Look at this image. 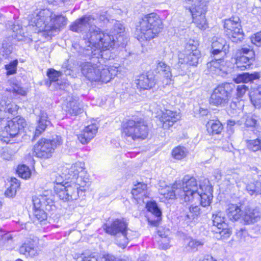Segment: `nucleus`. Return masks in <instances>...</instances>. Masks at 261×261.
Segmentation results:
<instances>
[{
	"mask_svg": "<svg viewBox=\"0 0 261 261\" xmlns=\"http://www.w3.org/2000/svg\"><path fill=\"white\" fill-rule=\"evenodd\" d=\"M57 174L59 177L55 180V191L59 198L64 202L77 200L90 186L89 175L82 162L64 166Z\"/></svg>",
	"mask_w": 261,
	"mask_h": 261,
	"instance_id": "nucleus-1",
	"label": "nucleus"
},
{
	"mask_svg": "<svg viewBox=\"0 0 261 261\" xmlns=\"http://www.w3.org/2000/svg\"><path fill=\"white\" fill-rule=\"evenodd\" d=\"M80 52L87 57L84 54L83 50ZM87 57H91L90 60L82 62L80 67L82 74L89 81L107 83L117 74L119 71L118 66L101 64L99 62L100 56L91 54Z\"/></svg>",
	"mask_w": 261,
	"mask_h": 261,
	"instance_id": "nucleus-2",
	"label": "nucleus"
},
{
	"mask_svg": "<svg viewBox=\"0 0 261 261\" xmlns=\"http://www.w3.org/2000/svg\"><path fill=\"white\" fill-rule=\"evenodd\" d=\"M83 53L85 56H100L103 58L102 50H109L115 44V38L112 34L101 31L97 27H91L89 32L83 34Z\"/></svg>",
	"mask_w": 261,
	"mask_h": 261,
	"instance_id": "nucleus-3",
	"label": "nucleus"
},
{
	"mask_svg": "<svg viewBox=\"0 0 261 261\" xmlns=\"http://www.w3.org/2000/svg\"><path fill=\"white\" fill-rule=\"evenodd\" d=\"M229 51V45L224 39L216 36L212 38L211 56L214 60L207 64L211 73L223 76L230 70V62L224 60Z\"/></svg>",
	"mask_w": 261,
	"mask_h": 261,
	"instance_id": "nucleus-4",
	"label": "nucleus"
},
{
	"mask_svg": "<svg viewBox=\"0 0 261 261\" xmlns=\"http://www.w3.org/2000/svg\"><path fill=\"white\" fill-rule=\"evenodd\" d=\"M162 28V21L158 15L154 13L146 15L136 29V38L141 42L150 40L158 35Z\"/></svg>",
	"mask_w": 261,
	"mask_h": 261,
	"instance_id": "nucleus-5",
	"label": "nucleus"
},
{
	"mask_svg": "<svg viewBox=\"0 0 261 261\" xmlns=\"http://www.w3.org/2000/svg\"><path fill=\"white\" fill-rule=\"evenodd\" d=\"M175 187L179 189V198L184 202L191 201L196 203V201H199V184H198L194 177L186 175L182 180L175 182Z\"/></svg>",
	"mask_w": 261,
	"mask_h": 261,
	"instance_id": "nucleus-6",
	"label": "nucleus"
},
{
	"mask_svg": "<svg viewBox=\"0 0 261 261\" xmlns=\"http://www.w3.org/2000/svg\"><path fill=\"white\" fill-rule=\"evenodd\" d=\"M52 12L48 9L36 10L29 16V27H32L35 33L42 32L43 35L51 37L50 22Z\"/></svg>",
	"mask_w": 261,
	"mask_h": 261,
	"instance_id": "nucleus-7",
	"label": "nucleus"
},
{
	"mask_svg": "<svg viewBox=\"0 0 261 261\" xmlns=\"http://www.w3.org/2000/svg\"><path fill=\"white\" fill-rule=\"evenodd\" d=\"M235 89L233 83H225L218 86L214 90L210 98L211 104L223 107L231 99Z\"/></svg>",
	"mask_w": 261,
	"mask_h": 261,
	"instance_id": "nucleus-8",
	"label": "nucleus"
},
{
	"mask_svg": "<svg viewBox=\"0 0 261 261\" xmlns=\"http://www.w3.org/2000/svg\"><path fill=\"white\" fill-rule=\"evenodd\" d=\"M148 133V127L142 120H129L123 126L122 135L133 140L145 139Z\"/></svg>",
	"mask_w": 261,
	"mask_h": 261,
	"instance_id": "nucleus-9",
	"label": "nucleus"
},
{
	"mask_svg": "<svg viewBox=\"0 0 261 261\" xmlns=\"http://www.w3.org/2000/svg\"><path fill=\"white\" fill-rule=\"evenodd\" d=\"M192 1L193 4L189 7V9L193 18V22L197 27L201 30H204L208 27L205 19L206 5L210 0H185Z\"/></svg>",
	"mask_w": 261,
	"mask_h": 261,
	"instance_id": "nucleus-10",
	"label": "nucleus"
},
{
	"mask_svg": "<svg viewBox=\"0 0 261 261\" xmlns=\"http://www.w3.org/2000/svg\"><path fill=\"white\" fill-rule=\"evenodd\" d=\"M26 122L24 118L16 117L8 121L7 125L0 132V140L6 143H13L12 139L17 137L21 129L24 127Z\"/></svg>",
	"mask_w": 261,
	"mask_h": 261,
	"instance_id": "nucleus-11",
	"label": "nucleus"
},
{
	"mask_svg": "<svg viewBox=\"0 0 261 261\" xmlns=\"http://www.w3.org/2000/svg\"><path fill=\"white\" fill-rule=\"evenodd\" d=\"M197 43L193 40H190L187 43L186 49L183 52H179L177 68H184L187 65L196 66L200 57V52L197 49Z\"/></svg>",
	"mask_w": 261,
	"mask_h": 261,
	"instance_id": "nucleus-12",
	"label": "nucleus"
},
{
	"mask_svg": "<svg viewBox=\"0 0 261 261\" xmlns=\"http://www.w3.org/2000/svg\"><path fill=\"white\" fill-rule=\"evenodd\" d=\"M62 142L61 137L58 136L51 140L42 138L34 145L33 154L39 158H49L52 156L55 149Z\"/></svg>",
	"mask_w": 261,
	"mask_h": 261,
	"instance_id": "nucleus-13",
	"label": "nucleus"
},
{
	"mask_svg": "<svg viewBox=\"0 0 261 261\" xmlns=\"http://www.w3.org/2000/svg\"><path fill=\"white\" fill-rule=\"evenodd\" d=\"M223 27L226 35L232 42H238L244 39V34L238 17H232L225 19Z\"/></svg>",
	"mask_w": 261,
	"mask_h": 261,
	"instance_id": "nucleus-14",
	"label": "nucleus"
},
{
	"mask_svg": "<svg viewBox=\"0 0 261 261\" xmlns=\"http://www.w3.org/2000/svg\"><path fill=\"white\" fill-rule=\"evenodd\" d=\"M255 54L250 47H244L237 50L234 55L237 67L241 70L248 69L254 60Z\"/></svg>",
	"mask_w": 261,
	"mask_h": 261,
	"instance_id": "nucleus-15",
	"label": "nucleus"
},
{
	"mask_svg": "<svg viewBox=\"0 0 261 261\" xmlns=\"http://www.w3.org/2000/svg\"><path fill=\"white\" fill-rule=\"evenodd\" d=\"M199 204L202 207L209 206L213 199V187L207 178H202L199 180Z\"/></svg>",
	"mask_w": 261,
	"mask_h": 261,
	"instance_id": "nucleus-16",
	"label": "nucleus"
},
{
	"mask_svg": "<svg viewBox=\"0 0 261 261\" xmlns=\"http://www.w3.org/2000/svg\"><path fill=\"white\" fill-rule=\"evenodd\" d=\"M212 220L213 225L217 227L221 239L228 238L231 234V231L228 228L224 213L222 211H217L213 214Z\"/></svg>",
	"mask_w": 261,
	"mask_h": 261,
	"instance_id": "nucleus-17",
	"label": "nucleus"
},
{
	"mask_svg": "<svg viewBox=\"0 0 261 261\" xmlns=\"http://www.w3.org/2000/svg\"><path fill=\"white\" fill-rule=\"evenodd\" d=\"M98 20L95 19L93 16L85 15L81 18L76 19L70 25V30L72 31L81 33L87 31L88 32L91 27L94 28L96 24H98Z\"/></svg>",
	"mask_w": 261,
	"mask_h": 261,
	"instance_id": "nucleus-18",
	"label": "nucleus"
},
{
	"mask_svg": "<svg viewBox=\"0 0 261 261\" xmlns=\"http://www.w3.org/2000/svg\"><path fill=\"white\" fill-rule=\"evenodd\" d=\"M158 113L160 124L164 129H168L181 118L180 113L176 111L165 109Z\"/></svg>",
	"mask_w": 261,
	"mask_h": 261,
	"instance_id": "nucleus-19",
	"label": "nucleus"
},
{
	"mask_svg": "<svg viewBox=\"0 0 261 261\" xmlns=\"http://www.w3.org/2000/svg\"><path fill=\"white\" fill-rule=\"evenodd\" d=\"M34 210L44 208L53 203L51 191H44L41 194H37L33 197Z\"/></svg>",
	"mask_w": 261,
	"mask_h": 261,
	"instance_id": "nucleus-20",
	"label": "nucleus"
},
{
	"mask_svg": "<svg viewBox=\"0 0 261 261\" xmlns=\"http://www.w3.org/2000/svg\"><path fill=\"white\" fill-rule=\"evenodd\" d=\"M97 130L98 126L96 124L88 125L78 135V139L82 144H87L95 137Z\"/></svg>",
	"mask_w": 261,
	"mask_h": 261,
	"instance_id": "nucleus-21",
	"label": "nucleus"
},
{
	"mask_svg": "<svg viewBox=\"0 0 261 261\" xmlns=\"http://www.w3.org/2000/svg\"><path fill=\"white\" fill-rule=\"evenodd\" d=\"M136 84L138 89L140 90H149L155 84L154 76L150 73L142 74L138 76Z\"/></svg>",
	"mask_w": 261,
	"mask_h": 261,
	"instance_id": "nucleus-22",
	"label": "nucleus"
},
{
	"mask_svg": "<svg viewBox=\"0 0 261 261\" xmlns=\"http://www.w3.org/2000/svg\"><path fill=\"white\" fill-rule=\"evenodd\" d=\"M85 107L83 102L75 99H70L63 105V109L71 115H77L84 111Z\"/></svg>",
	"mask_w": 261,
	"mask_h": 261,
	"instance_id": "nucleus-23",
	"label": "nucleus"
},
{
	"mask_svg": "<svg viewBox=\"0 0 261 261\" xmlns=\"http://www.w3.org/2000/svg\"><path fill=\"white\" fill-rule=\"evenodd\" d=\"M105 229L107 233L114 236L128 230L126 222L121 219L115 220L110 225H107Z\"/></svg>",
	"mask_w": 261,
	"mask_h": 261,
	"instance_id": "nucleus-24",
	"label": "nucleus"
},
{
	"mask_svg": "<svg viewBox=\"0 0 261 261\" xmlns=\"http://www.w3.org/2000/svg\"><path fill=\"white\" fill-rule=\"evenodd\" d=\"M159 193L166 199H173L179 197V189L175 188V182L171 186H167L164 182H160Z\"/></svg>",
	"mask_w": 261,
	"mask_h": 261,
	"instance_id": "nucleus-25",
	"label": "nucleus"
},
{
	"mask_svg": "<svg viewBox=\"0 0 261 261\" xmlns=\"http://www.w3.org/2000/svg\"><path fill=\"white\" fill-rule=\"evenodd\" d=\"M146 208L148 212L151 213L155 218V220H151L148 218V223L152 226H156L161 220L162 212L158 207L157 203L154 201L147 202Z\"/></svg>",
	"mask_w": 261,
	"mask_h": 261,
	"instance_id": "nucleus-26",
	"label": "nucleus"
},
{
	"mask_svg": "<svg viewBox=\"0 0 261 261\" xmlns=\"http://www.w3.org/2000/svg\"><path fill=\"white\" fill-rule=\"evenodd\" d=\"M18 107L15 103L8 102L5 100L0 101V112L4 118H10L11 115L17 113Z\"/></svg>",
	"mask_w": 261,
	"mask_h": 261,
	"instance_id": "nucleus-27",
	"label": "nucleus"
},
{
	"mask_svg": "<svg viewBox=\"0 0 261 261\" xmlns=\"http://www.w3.org/2000/svg\"><path fill=\"white\" fill-rule=\"evenodd\" d=\"M147 185L145 184L139 182L134 186L132 190V195L138 202L144 201L145 197L148 196L147 193Z\"/></svg>",
	"mask_w": 261,
	"mask_h": 261,
	"instance_id": "nucleus-28",
	"label": "nucleus"
},
{
	"mask_svg": "<svg viewBox=\"0 0 261 261\" xmlns=\"http://www.w3.org/2000/svg\"><path fill=\"white\" fill-rule=\"evenodd\" d=\"M156 70L160 75L165 79L164 83L166 85L169 84L172 76L170 66L164 62L159 61L158 63Z\"/></svg>",
	"mask_w": 261,
	"mask_h": 261,
	"instance_id": "nucleus-29",
	"label": "nucleus"
},
{
	"mask_svg": "<svg viewBox=\"0 0 261 261\" xmlns=\"http://www.w3.org/2000/svg\"><path fill=\"white\" fill-rule=\"evenodd\" d=\"M226 212L228 217L232 221H237L241 217L243 218L244 214L240 206L234 204H228Z\"/></svg>",
	"mask_w": 261,
	"mask_h": 261,
	"instance_id": "nucleus-30",
	"label": "nucleus"
},
{
	"mask_svg": "<svg viewBox=\"0 0 261 261\" xmlns=\"http://www.w3.org/2000/svg\"><path fill=\"white\" fill-rule=\"evenodd\" d=\"M66 18L62 15H56V14L52 13L51 20L50 22V34L54 35V32L57 31L59 29L60 27L64 25L66 23Z\"/></svg>",
	"mask_w": 261,
	"mask_h": 261,
	"instance_id": "nucleus-31",
	"label": "nucleus"
},
{
	"mask_svg": "<svg viewBox=\"0 0 261 261\" xmlns=\"http://www.w3.org/2000/svg\"><path fill=\"white\" fill-rule=\"evenodd\" d=\"M260 214L258 209L246 208L243 216L244 220L247 224L254 223L260 220Z\"/></svg>",
	"mask_w": 261,
	"mask_h": 261,
	"instance_id": "nucleus-32",
	"label": "nucleus"
},
{
	"mask_svg": "<svg viewBox=\"0 0 261 261\" xmlns=\"http://www.w3.org/2000/svg\"><path fill=\"white\" fill-rule=\"evenodd\" d=\"M20 253L27 257H33L38 254V251L34 243L29 242L22 244L19 248Z\"/></svg>",
	"mask_w": 261,
	"mask_h": 261,
	"instance_id": "nucleus-33",
	"label": "nucleus"
},
{
	"mask_svg": "<svg viewBox=\"0 0 261 261\" xmlns=\"http://www.w3.org/2000/svg\"><path fill=\"white\" fill-rule=\"evenodd\" d=\"M50 122L48 120L47 115L44 112H41L38 121V124L36 128L35 135L39 136L44 132L46 127L50 124Z\"/></svg>",
	"mask_w": 261,
	"mask_h": 261,
	"instance_id": "nucleus-34",
	"label": "nucleus"
},
{
	"mask_svg": "<svg viewBox=\"0 0 261 261\" xmlns=\"http://www.w3.org/2000/svg\"><path fill=\"white\" fill-rule=\"evenodd\" d=\"M260 77V74L259 72H255L252 73H244L243 74H239L234 79V81L236 83H246L259 79Z\"/></svg>",
	"mask_w": 261,
	"mask_h": 261,
	"instance_id": "nucleus-35",
	"label": "nucleus"
},
{
	"mask_svg": "<svg viewBox=\"0 0 261 261\" xmlns=\"http://www.w3.org/2000/svg\"><path fill=\"white\" fill-rule=\"evenodd\" d=\"M159 236L161 238L159 242L160 243L159 246L160 248L166 250L169 248V239L168 238L170 233V231L168 229H165L162 227L159 228L158 230Z\"/></svg>",
	"mask_w": 261,
	"mask_h": 261,
	"instance_id": "nucleus-36",
	"label": "nucleus"
},
{
	"mask_svg": "<svg viewBox=\"0 0 261 261\" xmlns=\"http://www.w3.org/2000/svg\"><path fill=\"white\" fill-rule=\"evenodd\" d=\"M240 122L241 123H244L247 127L258 128L257 117L252 113H247L244 115Z\"/></svg>",
	"mask_w": 261,
	"mask_h": 261,
	"instance_id": "nucleus-37",
	"label": "nucleus"
},
{
	"mask_svg": "<svg viewBox=\"0 0 261 261\" xmlns=\"http://www.w3.org/2000/svg\"><path fill=\"white\" fill-rule=\"evenodd\" d=\"M206 127L207 132L212 135L220 134L223 129L222 124L219 120L208 121Z\"/></svg>",
	"mask_w": 261,
	"mask_h": 261,
	"instance_id": "nucleus-38",
	"label": "nucleus"
},
{
	"mask_svg": "<svg viewBox=\"0 0 261 261\" xmlns=\"http://www.w3.org/2000/svg\"><path fill=\"white\" fill-rule=\"evenodd\" d=\"M189 202L190 206L189 207V212L186 215V217L189 220V221L193 220L195 218L199 216L202 213V211L199 205L197 204L199 203L196 201L195 203L194 202H192L191 201H187Z\"/></svg>",
	"mask_w": 261,
	"mask_h": 261,
	"instance_id": "nucleus-39",
	"label": "nucleus"
},
{
	"mask_svg": "<svg viewBox=\"0 0 261 261\" xmlns=\"http://www.w3.org/2000/svg\"><path fill=\"white\" fill-rule=\"evenodd\" d=\"M129 231H130V230H127L122 233H120L115 236V242L118 246L122 249H124L126 247L129 240L132 239L129 235Z\"/></svg>",
	"mask_w": 261,
	"mask_h": 261,
	"instance_id": "nucleus-40",
	"label": "nucleus"
},
{
	"mask_svg": "<svg viewBox=\"0 0 261 261\" xmlns=\"http://www.w3.org/2000/svg\"><path fill=\"white\" fill-rule=\"evenodd\" d=\"M249 97L251 103L255 108H261V86L251 91Z\"/></svg>",
	"mask_w": 261,
	"mask_h": 261,
	"instance_id": "nucleus-41",
	"label": "nucleus"
},
{
	"mask_svg": "<svg viewBox=\"0 0 261 261\" xmlns=\"http://www.w3.org/2000/svg\"><path fill=\"white\" fill-rule=\"evenodd\" d=\"M19 186L20 184L18 179L15 178H12L10 181V187L6 190L5 195L8 198L14 197Z\"/></svg>",
	"mask_w": 261,
	"mask_h": 261,
	"instance_id": "nucleus-42",
	"label": "nucleus"
},
{
	"mask_svg": "<svg viewBox=\"0 0 261 261\" xmlns=\"http://www.w3.org/2000/svg\"><path fill=\"white\" fill-rule=\"evenodd\" d=\"M188 153L187 149L184 146H178L172 150V157L177 160H181L185 158Z\"/></svg>",
	"mask_w": 261,
	"mask_h": 261,
	"instance_id": "nucleus-43",
	"label": "nucleus"
},
{
	"mask_svg": "<svg viewBox=\"0 0 261 261\" xmlns=\"http://www.w3.org/2000/svg\"><path fill=\"white\" fill-rule=\"evenodd\" d=\"M44 208L34 210V216L35 223L40 224H46L47 220V215L44 212Z\"/></svg>",
	"mask_w": 261,
	"mask_h": 261,
	"instance_id": "nucleus-44",
	"label": "nucleus"
},
{
	"mask_svg": "<svg viewBox=\"0 0 261 261\" xmlns=\"http://www.w3.org/2000/svg\"><path fill=\"white\" fill-rule=\"evenodd\" d=\"M247 146L250 150L253 151L261 150V136L255 139L248 140Z\"/></svg>",
	"mask_w": 261,
	"mask_h": 261,
	"instance_id": "nucleus-45",
	"label": "nucleus"
},
{
	"mask_svg": "<svg viewBox=\"0 0 261 261\" xmlns=\"http://www.w3.org/2000/svg\"><path fill=\"white\" fill-rule=\"evenodd\" d=\"M17 172L20 177L24 179L30 178L31 175L30 169L25 165H19L17 168Z\"/></svg>",
	"mask_w": 261,
	"mask_h": 261,
	"instance_id": "nucleus-46",
	"label": "nucleus"
},
{
	"mask_svg": "<svg viewBox=\"0 0 261 261\" xmlns=\"http://www.w3.org/2000/svg\"><path fill=\"white\" fill-rule=\"evenodd\" d=\"M15 154V151L9 147L3 148L0 150L1 157L5 160H10Z\"/></svg>",
	"mask_w": 261,
	"mask_h": 261,
	"instance_id": "nucleus-47",
	"label": "nucleus"
},
{
	"mask_svg": "<svg viewBox=\"0 0 261 261\" xmlns=\"http://www.w3.org/2000/svg\"><path fill=\"white\" fill-rule=\"evenodd\" d=\"M47 75L50 80V86L51 82L58 81L59 77L61 76L62 73L54 69H49L47 72Z\"/></svg>",
	"mask_w": 261,
	"mask_h": 261,
	"instance_id": "nucleus-48",
	"label": "nucleus"
},
{
	"mask_svg": "<svg viewBox=\"0 0 261 261\" xmlns=\"http://www.w3.org/2000/svg\"><path fill=\"white\" fill-rule=\"evenodd\" d=\"M114 21L115 22L112 32V34L114 36L116 35L121 34L123 33L124 31V27L122 24L118 21L115 20Z\"/></svg>",
	"mask_w": 261,
	"mask_h": 261,
	"instance_id": "nucleus-49",
	"label": "nucleus"
},
{
	"mask_svg": "<svg viewBox=\"0 0 261 261\" xmlns=\"http://www.w3.org/2000/svg\"><path fill=\"white\" fill-rule=\"evenodd\" d=\"M18 65L17 60H14L9 64L5 65V68L7 71V74L11 75L16 73L17 66Z\"/></svg>",
	"mask_w": 261,
	"mask_h": 261,
	"instance_id": "nucleus-50",
	"label": "nucleus"
},
{
	"mask_svg": "<svg viewBox=\"0 0 261 261\" xmlns=\"http://www.w3.org/2000/svg\"><path fill=\"white\" fill-rule=\"evenodd\" d=\"M247 189L248 191L250 192V194L252 195L253 194L261 195V182L256 181L254 184L253 189H251L250 186H247Z\"/></svg>",
	"mask_w": 261,
	"mask_h": 261,
	"instance_id": "nucleus-51",
	"label": "nucleus"
},
{
	"mask_svg": "<svg viewBox=\"0 0 261 261\" xmlns=\"http://www.w3.org/2000/svg\"><path fill=\"white\" fill-rule=\"evenodd\" d=\"M251 42L257 46H261V31L254 34L251 37Z\"/></svg>",
	"mask_w": 261,
	"mask_h": 261,
	"instance_id": "nucleus-52",
	"label": "nucleus"
},
{
	"mask_svg": "<svg viewBox=\"0 0 261 261\" xmlns=\"http://www.w3.org/2000/svg\"><path fill=\"white\" fill-rule=\"evenodd\" d=\"M247 89V87L245 85H241L238 86L237 88V98H242L245 94Z\"/></svg>",
	"mask_w": 261,
	"mask_h": 261,
	"instance_id": "nucleus-53",
	"label": "nucleus"
},
{
	"mask_svg": "<svg viewBox=\"0 0 261 261\" xmlns=\"http://www.w3.org/2000/svg\"><path fill=\"white\" fill-rule=\"evenodd\" d=\"M101 261H123L110 254H105L100 257Z\"/></svg>",
	"mask_w": 261,
	"mask_h": 261,
	"instance_id": "nucleus-54",
	"label": "nucleus"
},
{
	"mask_svg": "<svg viewBox=\"0 0 261 261\" xmlns=\"http://www.w3.org/2000/svg\"><path fill=\"white\" fill-rule=\"evenodd\" d=\"M10 91L13 92L18 95L24 96L27 94V91L18 85H15L12 89H9Z\"/></svg>",
	"mask_w": 261,
	"mask_h": 261,
	"instance_id": "nucleus-55",
	"label": "nucleus"
},
{
	"mask_svg": "<svg viewBox=\"0 0 261 261\" xmlns=\"http://www.w3.org/2000/svg\"><path fill=\"white\" fill-rule=\"evenodd\" d=\"M202 245L203 243L201 242L195 240H191L188 243L189 247L193 250H197L198 247Z\"/></svg>",
	"mask_w": 261,
	"mask_h": 261,
	"instance_id": "nucleus-56",
	"label": "nucleus"
},
{
	"mask_svg": "<svg viewBox=\"0 0 261 261\" xmlns=\"http://www.w3.org/2000/svg\"><path fill=\"white\" fill-rule=\"evenodd\" d=\"M12 51V47L10 45H7L5 43H3L2 52L3 54V56H8L10 55Z\"/></svg>",
	"mask_w": 261,
	"mask_h": 261,
	"instance_id": "nucleus-57",
	"label": "nucleus"
},
{
	"mask_svg": "<svg viewBox=\"0 0 261 261\" xmlns=\"http://www.w3.org/2000/svg\"><path fill=\"white\" fill-rule=\"evenodd\" d=\"M81 261H97V259L92 254L89 255H86V254L83 253L81 254Z\"/></svg>",
	"mask_w": 261,
	"mask_h": 261,
	"instance_id": "nucleus-58",
	"label": "nucleus"
},
{
	"mask_svg": "<svg viewBox=\"0 0 261 261\" xmlns=\"http://www.w3.org/2000/svg\"><path fill=\"white\" fill-rule=\"evenodd\" d=\"M222 173L219 169H216L213 171V177L216 181H219L222 178Z\"/></svg>",
	"mask_w": 261,
	"mask_h": 261,
	"instance_id": "nucleus-59",
	"label": "nucleus"
},
{
	"mask_svg": "<svg viewBox=\"0 0 261 261\" xmlns=\"http://www.w3.org/2000/svg\"><path fill=\"white\" fill-rule=\"evenodd\" d=\"M12 236L11 233L8 232L3 234L2 237V241L5 243H10L12 241Z\"/></svg>",
	"mask_w": 261,
	"mask_h": 261,
	"instance_id": "nucleus-60",
	"label": "nucleus"
},
{
	"mask_svg": "<svg viewBox=\"0 0 261 261\" xmlns=\"http://www.w3.org/2000/svg\"><path fill=\"white\" fill-rule=\"evenodd\" d=\"M202 261H216L212 256L207 255L205 256Z\"/></svg>",
	"mask_w": 261,
	"mask_h": 261,
	"instance_id": "nucleus-61",
	"label": "nucleus"
},
{
	"mask_svg": "<svg viewBox=\"0 0 261 261\" xmlns=\"http://www.w3.org/2000/svg\"><path fill=\"white\" fill-rule=\"evenodd\" d=\"M236 124V121L233 120H228L227 121V126L228 127H231L235 125Z\"/></svg>",
	"mask_w": 261,
	"mask_h": 261,
	"instance_id": "nucleus-62",
	"label": "nucleus"
},
{
	"mask_svg": "<svg viewBox=\"0 0 261 261\" xmlns=\"http://www.w3.org/2000/svg\"><path fill=\"white\" fill-rule=\"evenodd\" d=\"M98 20L102 21H103V22H104V23H105V22H106V21H108V20H107V17H106V16H105V15H100V16H99V18Z\"/></svg>",
	"mask_w": 261,
	"mask_h": 261,
	"instance_id": "nucleus-63",
	"label": "nucleus"
},
{
	"mask_svg": "<svg viewBox=\"0 0 261 261\" xmlns=\"http://www.w3.org/2000/svg\"><path fill=\"white\" fill-rule=\"evenodd\" d=\"M5 119V118H4V117H3V114H2L1 113V112H0V122H1L2 120H3V119Z\"/></svg>",
	"mask_w": 261,
	"mask_h": 261,
	"instance_id": "nucleus-64",
	"label": "nucleus"
}]
</instances>
